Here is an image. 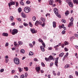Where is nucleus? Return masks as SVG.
Wrapping results in <instances>:
<instances>
[{
    "label": "nucleus",
    "instance_id": "c85d7f7f",
    "mask_svg": "<svg viewBox=\"0 0 78 78\" xmlns=\"http://www.w3.org/2000/svg\"><path fill=\"white\" fill-rule=\"evenodd\" d=\"M9 45V43H8L7 42L5 44V47H8Z\"/></svg>",
    "mask_w": 78,
    "mask_h": 78
},
{
    "label": "nucleus",
    "instance_id": "13d9d810",
    "mask_svg": "<svg viewBox=\"0 0 78 78\" xmlns=\"http://www.w3.org/2000/svg\"><path fill=\"white\" fill-rule=\"evenodd\" d=\"M15 72V70H12V74L13 73H14Z\"/></svg>",
    "mask_w": 78,
    "mask_h": 78
},
{
    "label": "nucleus",
    "instance_id": "49530a36",
    "mask_svg": "<svg viewBox=\"0 0 78 78\" xmlns=\"http://www.w3.org/2000/svg\"><path fill=\"white\" fill-rule=\"evenodd\" d=\"M75 75L76 76H78V72L77 71L75 72Z\"/></svg>",
    "mask_w": 78,
    "mask_h": 78
},
{
    "label": "nucleus",
    "instance_id": "7ed1b4c3",
    "mask_svg": "<svg viewBox=\"0 0 78 78\" xmlns=\"http://www.w3.org/2000/svg\"><path fill=\"white\" fill-rule=\"evenodd\" d=\"M30 11H31V9L27 7H26L24 8V11L26 13H28V12H30Z\"/></svg>",
    "mask_w": 78,
    "mask_h": 78
},
{
    "label": "nucleus",
    "instance_id": "c03bdc74",
    "mask_svg": "<svg viewBox=\"0 0 78 78\" xmlns=\"http://www.w3.org/2000/svg\"><path fill=\"white\" fill-rule=\"evenodd\" d=\"M18 69H19L20 72H22V69H21L20 68H18Z\"/></svg>",
    "mask_w": 78,
    "mask_h": 78
},
{
    "label": "nucleus",
    "instance_id": "1a4fd4ad",
    "mask_svg": "<svg viewBox=\"0 0 78 78\" xmlns=\"http://www.w3.org/2000/svg\"><path fill=\"white\" fill-rule=\"evenodd\" d=\"M21 15L23 17V18H25V17H27L26 15H25V13H23V12H22L21 13Z\"/></svg>",
    "mask_w": 78,
    "mask_h": 78
},
{
    "label": "nucleus",
    "instance_id": "a211bd4d",
    "mask_svg": "<svg viewBox=\"0 0 78 78\" xmlns=\"http://www.w3.org/2000/svg\"><path fill=\"white\" fill-rule=\"evenodd\" d=\"M69 25L68 26V27H70V26H73V22H71L69 23Z\"/></svg>",
    "mask_w": 78,
    "mask_h": 78
},
{
    "label": "nucleus",
    "instance_id": "4be33fe9",
    "mask_svg": "<svg viewBox=\"0 0 78 78\" xmlns=\"http://www.w3.org/2000/svg\"><path fill=\"white\" fill-rule=\"evenodd\" d=\"M63 55H64V53H62L59 55V57H62V56H63Z\"/></svg>",
    "mask_w": 78,
    "mask_h": 78
},
{
    "label": "nucleus",
    "instance_id": "4d7b16f0",
    "mask_svg": "<svg viewBox=\"0 0 78 78\" xmlns=\"http://www.w3.org/2000/svg\"><path fill=\"white\" fill-rule=\"evenodd\" d=\"M55 63H58V60H56L55 61Z\"/></svg>",
    "mask_w": 78,
    "mask_h": 78
},
{
    "label": "nucleus",
    "instance_id": "3c124183",
    "mask_svg": "<svg viewBox=\"0 0 78 78\" xmlns=\"http://www.w3.org/2000/svg\"><path fill=\"white\" fill-rule=\"evenodd\" d=\"M65 50L66 51H68V49H67V48H65Z\"/></svg>",
    "mask_w": 78,
    "mask_h": 78
},
{
    "label": "nucleus",
    "instance_id": "774afa93",
    "mask_svg": "<svg viewBox=\"0 0 78 78\" xmlns=\"http://www.w3.org/2000/svg\"><path fill=\"white\" fill-rule=\"evenodd\" d=\"M75 36H76V37H78V35L77 34H75Z\"/></svg>",
    "mask_w": 78,
    "mask_h": 78
},
{
    "label": "nucleus",
    "instance_id": "37998d69",
    "mask_svg": "<svg viewBox=\"0 0 78 78\" xmlns=\"http://www.w3.org/2000/svg\"><path fill=\"white\" fill-rule=\"evenodd\" d=\"M8 61H9V60L8 59H5V62L6 63H7V62H8Z\"/></svg>",
    "mask_w": 78,
    "mask_h": 78
},
{
    "label": "nucleus",
    "instance_id": "b1692460",
    "mask_svg": "<svg viewBox=\"0 0 78 78\" xmlns=\"http://www.w3.org/2000/svg\"><path fill=\"white\" fill-rule=\"evenodd\" d=\"M20 3L22 6H24V5H25V4H24V3H23V2H22V1H20Z\"/></svg>",
    "mask_w": 78,
    "mask_h": 78
},
{
    "label": "nucleus",
    "instance_id": "680f3d73",
    "mask_svg": "<svg viewBox=\"0 0 78 78\" xmlns=\"http://www.w3.org/2000/svg\"><path fill=\"white\" fill-rule=\"evenodd\" d=\"M50 14L49 13H47L46 14V17H47L48 16H50Z\"/></svg>",
    "mask_w": 78,
    "mask_h": 78
},
{
    "label": "nucleus",
    "instance_id": "39448f33",
    "mask_svg": "<svg viewBox=\"0 0 78 78\" xmlns=\"http://www.w3.org/2000/svg\"><path fill=\"white\" fill-rule=\"evenodd\" d=\"M18 33V31L17 29H13L12 31V34L13 35H14L16 34H17Z\"/></svg>",
    "mask_w": 78,
    "mask_h": 78
},
{
    "label": "nucleus",
    "instance_id": "79ce46f5",
    "mask_svg": "<svg viewBox=\"0 0 78 78\" xmlns=\"http://www.w3.org/2000/svg\"><path fill=\"white\" fill-rule=\"evenodd\" d=\"M29 25H30V26L31 27H33V25L32 24H31V22L29 23Z\"/></svg>",
    "mask_w": 78,
    "mask_h": 78
},
{
    "label": "nucleus",
    "instance_id": "423d86ee",
    "mask_svg": "<svg viewBox=\"0 0 78 78\" xmlns=\"http://www.w3.org/2000/svg\"><path fill=\"white\" fill-rule=\"evenodd\" d=\"M30 31H31V32H32V33H33V34H34L37 33V31L35 30V29L34 28H30Z\"/></svg>",
    "mask_w": 78,
    "mask_h": 78
},
{
    "label": "nucleus",
    "instance_id": "bb28decb",
    "mask_svg": "<svg viewBox=\"0 0 78 78\" xmlns=\"http://www.w3.org/2000/svg\"><path fill=\"white\" fill-rule=\"evenodd\" d=\"M64 44H65V45H68V44H69V43L67 41H65Z\"/></svg>",
    "mask_w": 78,
    "mask_h": 78
},
{
    "label": "nucleus",
    "instance_id": "09e8293b",
    "mask_svg": "<svg viewBox=\"0 0 78 78\" xmlns=\"http://www.w3.org/2000/svg\"><path fill=\"white\" fill-rule=\"evenodd\" d=\"M5 59H8V56L6 55L5 56Z\"/></svg>",
    "mask_w": 78,
    "mask_h": 78
},
{
    "label": "nucleus",
    "instance_id": "864d4df0",
    "mask_svg": "<svg viewBox=\"0 0 78 78\" xmlns=\"http://www.w3.org/2000/svg\"><path fill=\"white\" fill-rule=\"evenodd\" d=\"M41 26L42 27H44L45 26V23H44L43 24H41Z\"/></svg>",
    "mask_w": 78,
    "mask_h": 78
},
{
    "label": "nucleus",
    "instance_id": "58836bf2",
    "mask_svg": "<svg viewBox=\"0 0 78 78\" xmlns=\"http://www.w3.org/2000/svg\"><path fill=\"white\" fill-rule=\"evenodd\" d=\"M15 23L14 22H13L11 24V25L12 26H14L15 25Z\"/></svg>",
    "mask_w": 78,
    "mask_h": 78
},
{
    "label": "nucleus",
    "instance_id": "9d476101",
    "mask_svg": "<svg viewBox=\"0 0 78 78\" xmlns=\"http://www.w3.org/2000/svg\"><path fill=\"white\" fill-rule=\"evenodd\" d=\"M49 4L50 5H52L53 4V0H50L49 1Z\"/></svg>",
    "mask_w": 78,
    "mask_h": 78
},
{
    "label": "nucleus",
    "instance_id": "4468645a",
    "mask_svg": "<svg viewBox=\"0 0 78 78\" xmlns=\"http://www.w3.org/2000/svg\"><path fill=\"white\" fill-rule=\"evenodd\" d=\"M53 26L54 28H56V22L55 21L53 22Z\"/></svg>",
    "mask_w": 78,
    "mask_h": 78
},
{
    "label": "nucleus",
    "instance_id": "ddd939ff",
    "mask_svg": "<svg viewBox=\"0 0 78 78\" xmlns=\"http://www.w3.org/2000/svg\"><path fill=\"white\" fill-rule=\"evenodd\" d=\"M2 36H6L7 37L8 36V34L7 33H4L2 34Z\"/></svg>",
    "mask_w": 78,
    "mask_h": 78
},
{
    "label": "nucleus",
    "instance_id": "412c9836",
    "mask_svg": "<svg viewBox=\"0 0 78 78\" xmlns=\"http://www.w3.org/2000/svg\"><path fill=\"white\" fill-rule=\"evenodd\" d=\"M69 11H67L65 13V14L66 15V16H67L68 15H69Z\"/></svg>",
    "mask_w": 78,
    "mask_h": 78
},
{
    "label": "nucleus",
    "instance_id": "aec40b11",
    "mask_svg": "<svg viewBox=\"0 0 78 78\" xmlns=\"http://www.w3.org/2000/svg\"><path fill=\"white\" fill-rule=\"evenodd\" d=\"M41 19L43 22H45V20H44V18L41 17Z\"/></svg>",
    "mask_w": 78,
    "mask_h": 78
},
{
    "label": "nucleus",
    "instance_id": "5fc2aeb1",
    "mask_svg": "<svg viewBox=\"0 0 78 78\" xmlns=\"http://www.w3.org/2000/svg\"><path fill=\"white\" fill-rule=\"evenodd\" d=\"M24 26H25V27H26V26H27H27H28V24H27L26 23H24Z\"/></svg>",
    "mask_w": 78,
    "mask_h": 78
},
{
    "label": "nucleus",
    "instance_id": "603ef678",
    "mask_svg": "<svg viewBox=\"0 0 78 78\" xmlns=\"http://www.w3.org/2000/svg\"><path fill=\"white\" fill-rule=\"evenodd\" d=\"M25 69L26 71H28V67H26V68H25Z\"/></svg>",
    "mask_w": 78,
    "mask_h": 78
},
{
    "label": "nucleus",
    "instance_id": "8fccbe9b",
    "mask_svg": "<svg viewBox=\"0 0 78 78\" xmlns=\"http://www.w3.org/2000/svg\"><path fill=\"white\" fill-rule=\"evenodd\" d=\"M58 2L59 3H61V0H56L55 1V2Z\"/></svg>",
    "mask_w": 78,
    "mask_h": 78
},
{
    "label": "nucleus",
    "instance_id": "0e129e2a",
    "mask_svg": "<svg viewBox=\"0 0 78 78\" xmlns=\"http://www.w3.org/2000/svg\"><path fill=\"white\" fill-rule=\"evenodd\" d=\"M25 77H27V76H28V74L27 73H25Z\"/></svg>",
    "mask_w": 78,
    "mask_h": 78
},
{
    "label": "nucleus",
    "instance_id": "4c0bfd02",
    "mask_svg": "<svg viewBox=\"0 0 78 78\" xmlns=\"http://www.w3.org/2000/svg\"><path fill=\"white\" fill-rule=\"evenodd\" d=\"M38 41H40V42H43L42 40L41 39H38Z\"/></svg>",
    "mask_w": 78,
    "mask_h": 78
},
{
    "label": "nucleus",
    "instance_id": "ea45409f",
    "mask_svg": "<svg viewBox=\"0 0 78 78\" xmlns=\"http://www.w3.org/2000/svg\"><path fill=\"white\" fill-rule=\"evenodd\" d=\"M42 45L43 46H44V48H45V43H42Z\"/></svg>",
    "mask_w": 78,
    "mask_h": 78
},
{
    "label": "nucleus",
    "instance_id": "a878e982",
    "mask_svg": "<svg viewBox=\"0 0 78 78\" xmlns=\"http://www.w3.org/2000/svg\"><path fill=\"white\" fill-rule=\"evenodd\" d=\"M18 11L19 12H21V11H22V9H21V8H19L18 9Z\"/></svg>",
    "mask_w": 78,
    "mask_h": 78
},
{
    "label": "nucleus",
    "instance_id": "6ab92c4d",
    "mask_svg": "<svg viewBox=\"0 0 78 78\" xmlns=\"http://www.w3.org/2000/svg\"><path fill=\"white\" fill-rule=\"evenodd\" d=\"M20 52L22 53H25V51L23 49H22L21 50Z\"/></svg>",
    "mask_w": 78,
    "mask_h": 78
},
{
    "label": "nucleus",
    "instance_id": "f03ea898",
    "mask_svg": "<svg viewBox=\"0 0 78 78\" xmlns=\"http://www.w3.org/2000/svg\"><path fill=\"white\" fill-rule=\"evenodd\" d=\"M14 62H15L16 64L17 65H18V64H19V59L18 58H15L13 59Z\"/></svg>",
    "mask_w": 78,
    "mask_h": 78
},
{
    "label": "nucleus",
    "instance_id": "c756f323",
    "mask_svg": "<svg viewBox=\"0 0 78 78\" xmlns=\"http://www.w3.org/2000/svg\"><path fill=\"white\" fill-rule=\"evenodd\" d=\"M20 78H24L25 76L24 75H22L20 76Z\"/></svg>",
    "mask_w": 78,
    "mask_h": 78
},
{
    "label": "nucleus",
    "instance_id": "7c9ffc66",
    "mask_svg": "<svg viewBox=\"0 0 78 78\" xmlns=\"http://www.w3.org/2000/svg\"><path fill=\"white\" fill-rule=\"evenodd\" d=\"M0 72L1 73H2V72H4V69H1L0 70Z\"/></svg>",
    "mask_w": 78,
    "mask_h": 78
},
{
    "label": "nucleus",
    "instance_id": "338daca9",
    "mask_svg": "<svg viewBox=\"0 0 78 78\" xmlns=\"http://www.w3.org/2000/svg\"><path fill=\"white\" fill-rule=\"evenodd\" d=\"M18 5H19V3L17 2H16V6H18Z\"/></svg>",
    "mask_w": 78,
    "mask_h": 78
},
{
    "label": "nucleus",
    "instance_id": "393cba45",
    "mask_svg": "<svg viewBox=\"0 0 78 78\" xmlns=\"http://www.w3.org/2000/svg\"><path fill=\"white\" fill-rule=\"evenodd\" d=\"M34 54V53H33V52H31V51H30V52H29V55H33Z\"/></svg>",
    "mask_w": 78,
    "mask_h": 78
},
{
    "label": "nucleus",
    "instance_id": "2eb2a0df",
    "mask_svg": "<svg viewBox=\"0 0 78 78\" xmlns=\"http://www.w3.org/2000/svg\"><path fill=\"white\" fill-rule=\"evenodd\" d=\"M39 24V21H37L35 22V25H36V26H37Z\"/></svg>",
    "mask_w": 78,
    "mask_h": 78
},
{
    "label": "nucleus",
    "instance_id": "cd10ccee",
    "mask_svg": "<svg viewBox=\"0 0 78 78\" xmlns=\"http://www.w3.org/2000/svg\"><path fill=\"white\" fill-rule=\"evenodd\" d=\"M66 2H67L68 3H69L71 2V1L70 0H66Z\"/></svg>",
    "mask_w": 78,
    "mask_h": 78
},
{
    "label": "nucleus",
    "instance_id": "473e14b6",
    "mask_svg": "<svg viewBox=\"0 0 78 78\" xmlns=\"http://www.w3.org/2000/svg\"><path fill=\"white\" fill-rule=\"evenodd\" d=\"M18 43L19 44V45H22V44H23V42H22V41H19Z\"/></svg>",
    "mask_w": 78,
    "mask_h": 78
},
{
    "label": "nucleus",
    "instance_id": "f3484780",
    "mask_svg": "<svg viewBox=\"0 0 78 78\" xmlns=\"http://www.w3.org/2000/svg\"><path fill=\"white\" fill-rule=\"evenodd\" d=\"M10 20L11 21H13L14 20V17L12 16H11L10 17Z\"/></svg>",
    "mask_w": 78,
    "mask_h": 78
},
{
    "label": "nucleus",
    "instance_id": "72a5a7b5",
    "mask_svg": "<svg viewBox=\"0 0 78 78\" xmlns=\"http://www.w3.org/2000/svg\"><path fill=\"white\" fill-rule=\"evenodd\" d=\"M62 22L63 23H66V21L65 20H62Z\"/></svg>",
    "mask_w": 78,
    "mask_h": 78
},
{
    "label": "nucleus",
    "instance_id": "6e6552de",
    "mask_svg": "<svg viewBox=\"0 0 78 78\" xmlns=\"http://www.w3.org/2000/svg\"><path fill=\"white\" fill-rule=\"evenodd\" d=\"M35 69L37 71V72L38 73H39V71H40V70H41L40 67H37Z\"/></svg>",
    "mask_w": 78,
    "mask_h": 78
},
{
    "label": "nucleus",
    "instance_id": "dca6fc26",
    "mask_svg": "<svg viewBox=\"0 0 78 78\" xmlns=\"http://www.w3.org/2000/svg\"><path fill=\"white\" fill-rule=\"evenodd\" d=\"M69 67V64H66L65 66V67H64L65 69H68V67Z\"/></svg>",
    "mask_w": 78,
    "mask_h": 78
},
{
    "label": "nucleus",
    "instance_id": "f704fd0d",
    "mask_svg": "<svg viewBox=\"0 0 78 78\" xmlns=\"http://www.w3.org/2000/svg\"><path fill=\"white\" fill-rule=\"evenodd\" d=\"M17 20H18V21H19V22H20V21H21V19H20V18H16Z\"/></svg>",
    "mask_w": 78,
    "mask_h": 78
},
{
    "label": "nucleus",
    "instance_id": "5701e85b",
    "mask_svg": "<svg viewBox=\"0 0 78 78\" xmlns=\"http://www.w3.org/2000/svg\"><path fill=\"white\" fill-rule=\"evenodd\" d=\"M74 3H76V4H78V0H73Z\"/></svg>",
    "mask_w": 78,
    "mask_h": 78
},
{
    "label": "nucleus",
    "instance_id": "69168bd1",
    "mask_svg": "<svg viewBox=\"0 0 78 78\" xmlns=\"http://www.w3.org/2000/svg\"><path fill=\"white\" fill-rule=\"evenodd\" d=\"M53 63H51L50 64V66H53Z\"/></svg>",
    "mask_w": 78,
    "mask_h": 78
},
{
    "label": "nucleus",
    "instance_id": "052dcab7",
    "mask_svg": "<svg viewBox=\"0 0 78 78\" xmlns=\"http://www.w3.org/2000/svg\"><path fill=\"white\" fill-rule=\"evenodd\" d=\"M30 47H33V45H32V44L30 43Z\"/></svg>",
    "mask_w": 78,
    "mask_h": 78
},
{
    "label": "nucleus",
    "instance_id": "c9c22d12",
    "mask_svg": "<svg viewBox=\"0 0 78 78\" xmlns=\"http://www.w3.org/2000/svg\"><path fill=\"white\" fill-rule=\"evenodd\" d=\"M41 64L42 66H43V67H45V64H44V63H43V62H42L41 63Z\"/></svg>",
    "mask_w": 78,
    "mask_h": 78
},
{
    "label": "nucleus",
    "instance_id": "a18cd8bd",
    "mask_svg": "<svg viewBox=\"0 0 78 78\" xmlns=\"http://www.w3.org/2000/svg\"><path fill=\"white\" fill-rule=\"evenodd\" d=\"M48 50H51L53 48L52 47H49L48 48Z\"/></svg>",
    "mask_w": 78,
    "mask_h": 78
},
{
    "label": "nucleus",
    "instance_id": "e433bc0d",
    "mask_svg": "<svg viewBox=\"0 0 78 78\" xmlns=\"http://www.w3.org/2000/svg\"><path fill=\"white\" fill-rule=\"evenodd\" d=\"M26 3L27 4H30L31 2H30V1H27L26 2Z\"/></svg>",
    "mask_w": 78,
    "mask_h": 78
},
{
    "label": "nucleus",
    "instance_id": "f257e3e1",
    "mask_svg": "<svg viewBox=\"0 0 78 78\" xmlns=\"http://www.w3.org/2000/svg\"><path fill=\"white\" fill-rule=\"evenodd\" d=\"M54 11L55 14H56V16H57V17H59V18H60V17H61V16H60V15L58 13V9L57 8H55L54 9Z\"/></svg>",
    "mask_w": 78,
    "mask_h": 78
},
{
    "label": "nucleus",
    "instance_id": "2f4dec72",
    "mask_svg": "<svg viewBox=\"0 0 78 78\" xmlns=\"http://www.w3.org/2000/svg\"><path fill=\"white\" fill-rule=\"evenodd\" d=\"M33 20L34 21L36 20V17L35 16H33L32 18Z\"/></svg>",
    "mask_w": 78,
    "mask_h": 78
},
{
    "label": "nucleus",
    "instance_id": "e2e57ef3",
    "mask_svg": "<svg viewBox=\"0 0 78 78\" xmlns=\"http://www.w3.org/2000/svg\"><path fill=\"white\" fill-rule=\"evenodd\" d=\"M69 78H73V76H72L70 75L69 76Z\"/></svg>",
    "mask_w": 78,
    "mask_h": 78
},
{
    "label": "nucleus",
    "instance_id": "0eeeda50",
    "mask_svg": "<svg viewBox=\"0 0 78 78\" xmlns=\"http://www.w3.org/2000/svg\"><path fill=\"white\" fill-rule=\"evenodd\" d=\"M15 5L14 2H10L8 3V5L9 7H11V5Z\"/></svg>",
    "mask_w": 78,
    "mask_h": 78
},
{
    "label": "nucleus",
    "instance_id": "20e7f679",
    "mask_svg": "<svg viewBox=\"0 0 78 78\" xmlns=\"http://www.w3.org/2000/svg\"><path fill=\"white\" fill-rule=\"evenodd\" d=\"M53 57H52V56L50 55L49 58H45V59L46 60V61H49L50 60H52V59H53Z\"/></svg>",
    "mask_w": 78,
    "mask_h": 78
},
{
    "label": "nucleus",
    "instance_id": "6e6d98bb",
    "mask_svg": "<svg viewBox=\"0 0 78 78\" xmlns=\"http://www.w3.org/2000/svg\"><path fill=\"white\" fill-rule=\"evenodd\" d=\"M34 61H37V59L36 58H35L34 59Z\"/></svg>",
    "mask_w": 78,
    "mask_h": 78
},
{
    "label": "nucleus",
    "instance_id": "9b49d317",
    "mask_svg": "<svg viewBox=\"0 0 78 78\" xmlns=\"http://www.w3.org/2000/svg\"><path fill=\"white\" fill-rule=\"evenodd\" d=\"M68 4L71 8H72L73 7V3H72L71 2L68 3Z\"/></svg>",
    "mask_w": 78,
    "mask_h": 78
},
{
    "label": "nucleus",
    "instance_id": "de8ad7c7",
    "mask_svg": "<svg viewBox=\"0 0 78 78\" xmlns=\"http://www.w3.org/2000/svg\"><path fill=\"white\" fill-rule=\"evenodd\" d=\"M65 33H66V31L65 30H63L62 32V34H65Z\"/></svg>",
    "mask_w": 78,
    "mask_h": 78
},
{
    "label": "nucleus",
    "instance_id": "f8f14e48",
    "mask_svg": "<svg viewBox=\"0 0 78 78\" xmlns=\"http://www.w3.org/2000/svg\"><path fill=\"white\" fill-rule=\"evenodd\" d=\"M40 48L42 51H45V49H44V47L42 46H40Z\"/></svg>",
    "mask_w": 78,
    "mask_h": 78
},
{
    "label": "nucleus",
    "instance_id": "a19ab883",
    "mask_svg": "<svg viewBox=\"0 0 78 78\" xmlns=\"http://www.w3.org/2000/svg\"><path fill=\"white\" fill-rule=\"evenodd\" d=\"M70 20L71 22H73V17H72L71 18V19H70Z\"/></svg>",
    "mask_w": 78,
    "mask_h": 78
},
{
    "label": "nucleus",
    "instance_id": "bf43d9fd",
    "mask_svg": "<svg viewBox=\"0 0 78 78\" xmlns=\"http://www.w3.org/2000/svg\"><path fill=\"white\" fill-rule=\"evenodd\" d=\"M57 75H58V76H59V75H60V72H58Z\"/></svg>",
    "mask_w": 78,
    "mask_h": 78
}]
</instances>
